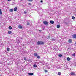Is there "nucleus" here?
Masks as SVG:
<instances>
[{
	"label": "nucleus",
	"mask_w": 76,
	"mask_h": 76,
	"mask_svg": "<svg viewBox=\"0 0 76 76\" xmlns=\"http://www.w3.org/2000/svg\"><path fill=\"white\" fill-rule=\"evenodd\" d=\"M44 42L42 41H38L37 42V45H41V44H43Z\"/></svg>",
	"instance_id": "nucleus-1"
},
{
	"label": "nucleus",
	"mask_w": 76,
	"mask_h": 76,
	"mask_svg": "<svg viewBox=\"0 0 76 76\" xmlns=\"http://www.w3.org/2000/svg\"><path fill=\"white\" fill-rule=\"evenodd\" d=\"M43 23L44 24V25L46 26H47L48 24V22L46 21H44Z\"/></svg>",
	"instance_id": "nucleus-2"
},
{
	"label": "nucleus",
	"mask_w": 76,
	"mask_h": 76,
	"mask_svg": "<svg viewBox=\"0 0 76 76\" xmlns=\"http://www.w3.org/2000/svg\"><path fill=\"white\" fill-rule=\"evenodd\" d=\"M50 23H51V24H54V21H50Z\"/></svg>",
	"instance_id": "nucleus-3"
},
{
	"label": "nucleus",
	"mask_w": 76,
	"mask_h": 76,
	"mask_svg": "<svg viewBox=\"0 0 76 76\" xmlns=\"http://www.w3.org/2000/svg\"><path fill=\"white\" fill-rule=\"evenodd\" d=\"M72 37L73 38H76V34H73Z\"/></svg>",
	"instance_id": "nucleus-4"
},
{
	"label": "nucleus",
	"mask_w": 76,
	"mask_h": 76,
	"mask_svg": "<svg viewBox=\"0 0 76 76\" xmlns=\"http://www.w3.org/2000/svg\"><path fill=\"white\" fill-rule=\"evenodd\" d=\"M72 39H69L68 41V42H69V44H70V43H72Z\"/></svg>",
	"instance_id": "nucleus-5"
},
{
	"label": "nucleus",
	"mask_w": 76,
	"mask_h": 76,
	"mask_svg": "<svg viewBox=\"0 0 76 76\" xmlns=\"http://www.w3.org/2000/svg\"><path fill=\"white\" fill-rule=\"evenodd\" d=\"M18 27L19 28H20V29H22V26L20 25L18 26Z\"/></svg>",
	"instance_id": "nucleus-6"
},
{
	"label": "nucleus",
	"mask_w": 76,
	"mask_h": 76,
	"mask_svg": "<svg viewBox=\"0 0 76 76\" xmlns=\"http://www.w3.org/2000/svg\"><path fill=\"white\" fill-rule=\"evenodd\" d=\"M17 10V7H15L14 9V11L15 12H16Z\"/></svg>",
	"instance_id": "nucleus-7"
},
{
	"label": "nucleus",
	"mask_w": 76,
	"mask_h": 76,
	"mask_svg": "<svg viewBox=\"0 0 76 76\" xmlns=\"http://www.w3.org/2000/svg\"><path fill=\"white\" fill-rule=\"evenodd\" d=\"M66 60H68V61H70V58L69 57L67 58Z\"/></svg>",
	"instance_id": "nucleus-8"
},
{
	"label": "nucleus",
	"mask_w": 76,
	"mask_h": 76,
	"mask_svg": "<svg viewBox=\"0 0 76 76\" xmlns=\"http://www.w3.org/2000/svg\"><path fill=\"white\" fill-rule=\"evenodd\" d=\"M60 27V25L58 24L57 25V28H59Z\"/></svg>",
	"instance_id": "nucleus-9"
},
{
	"label": "nucleus",
	"mask_w": 76,
	"mask_h": 76,
	"mask_svg": "<svg viewBox=\"0 0 76 76\" xmlns=\"http://www.w3.org/2000/svg\"><path fill=\"white\" fill-rule=\"evenodd\" d=\"M71 75H75V73L74 72H71L70 73Z\"/></svg>",
	"instance_id": "nucleus-10"
},
{
	"label": "nucleus",
	"mask_w": 76,
	"mask_h": 76,
	"mask_svg": "<svg viewBox=\"0 0 76 76\" xmlns=\"http://www.w3.org/2000/svg\"><path fill=\"white\" fill-rule=\"evenodd\" d=\"M8 33L9 34H12V32L11 31H9L8 32Z\"/></svg>",
	"instance_id": "nucleus-11"
},
{
	"label": "nucleus",
	"mask_w": 76,
	"mask_h": 76,
	"mask_svg": "<svg viewBox=\"0 0 76 76\" xmlns=\"http://www.w3.org/2000/svg\"><path fill=\"white\" fill-rule=\"evenodd\" d=\"M33 67H34L36 68V67H37V66L36 64H34L33 65Z\"/></svg>",
	"instance_id": "nucleus-12"
},
{
	"label": "nucleus",
	"mask_w": 76,
	"mask_h": 76,
	"mask_svg": "<svg viewBox=\"0 0 76 76\" xmlns=\"http://www.w3.org/2000/svg\"><path fill=\"white\" fill-rule=\"evenodd\" d=\"M28 74L29 75H34V73H28Z\"/></svg>",
	"instance_id": "nucleus-13"
},
{
	"label": "nucleus",
	"mask_w": 76,
	"mask_h": 76,
	"mask_svg": "<svg viewBox=\"0 0 76 76\" xmlns=\"http://www.w3.org/2000/svg\"><path fill=\"white\" fill-rule=\"evenodd\" d=\"M13 9H11L10 10V12H13Z\"/></svg>",
	"instance_id": "nucleus-14"
},
{
	"label": "nucleus",
	"mask_w": 76,
	"mask_h": 76,
	"mask_svg": "<svg viewBox=\"0 0 76 76\" xmlns=\"http://www.w3.org/2000/svg\"><path fill=\"white\" fill-rule=\"evenodd\" d=\"M37 58L39 59V58H41V56H37Z\"/></svg>",
	"instance_id": "nucleus-15"
},
{
	"label": "nucleus",
	"mask_w": 76,
	"mask_h": 76,
	"mask_svg": "<svg viewBox=\"0 0 76 76\" xmlns=\"http://www.w3.org/2000/svg\"><path fill=\"white\" fill-rule=\"evenodd\" d=\"M72 19L74 20V19H75V17L74 16H72Z\"/></svg>",
	"instance_id": "nucleus-16"
},
{
	"label": "nucleus",
	"mask_w": 76,
	"mask_h": 76,
	"mask_svg": "<svg viewBox=\"0 0 76 76\" xmlns=\"http://www.w3.org/2000/svg\"><path fill=\"white\" fill-rule=\"evenodd\" d=\"M0 15H2V12L1 10L0 9Z\"/></svg>",
	"instance_id": "nucleus-17"
},
{
	"label": "nucleus",
	"mask_w": 76,
	"mask_h": 76,
	"mask_svg": "<svg viewBox=\"0 0 76 76\" xmlns=\"http://www.w3.org/2000/svg\"><path fill=\"white\" fill-rule=\"evenodd\" d=\"M58 56L59 57H62V55L61 54H59L58 55Z\"/></svg>",
	"instance_id": "nucleus-18"
},
{
	"label": "nucleus",
	"mask_w": 76,
	"mask_h": 76,
	"mask_svg": "<svg viewBox=\"0 0 76 76\" xmlns=\"http://www.w3.org/2000/svg\"><path fill=\"white\" fill-rule=\"evenodd\" d=\"M58 74L59 75H61V72H58Z\"/></svg>",
	"instance_id": "nucleus-19"
},
{
	"label": "nucleus",
	"mask_w": 76,
	"mask_h": 76,
	"mask_svg": "<svg viewBox=\"0 0 76 76\" xmlns=\"http://www.w3.org/2000/svg\"><path fill=\"white\" fill-rule=\"evenodd\" d=\"M9 28L10 29H12V28L10 26L9 27Z\"/></svg>",
	"instance_id": "nucleus-20"
},
{
	"label": "nucleus",
	"mask_w": 76,
	"mask_h": 76,
	"mask_svg": "<svg viewBox=\"0 0 76 76\" xmlns=\"http://www.w3.org/2000/svg\"><path fill=\"white\" fill-rule=\"evenodd\" d=\"M37 55H38V54H37V53H35L34 54V56H37Z\"/></svg>",
	"instance_id": "nucleus-21"
},
{
	"label": "nucleus",
	"mask_w": 76,
	"mask_h": 76,
	"mask_svg": "<svg viewBox=\"0 0 76 76\" xmlns=\"http://www.w3.org/2000/svg\"><path fill=\"white\" fill-rule=\"evenodd\" d=\"M32 60V59H29L28 60V62H31V61H31Z\"/></svg>",
	"instance_id": "nucleus-22"
},
{
	"label": "nucleus",
	"mask_w": 76,
	"mask_h": 76,
	"mask_svg": "<svg viewBox=\"0 0 76 76\" xmlns=\"http://www.w3.org/2000/svg\"><path fill=\"white\" fill-rule=\"evenodd\" d=\"M7 51H10V48H7Z\"/></svg>",
	"instance_id": "nucleus-23"
},
{
	"label": "nucleus",
	"mask_w": 76,
	"mask_h": 76,
	"mask_svg": "<svg viewBox=\"0 0 76 76\" xmlns=\"http://www.w3.org/2000/svg\"><path fill=\"white\" fill-rule=\"evenodd\" d=\"M27 25H30L29 23V22H28L27 23Z\"/></svg>",
	"instance_id": "nucleus-24"
},
{
	"label": "nucleus",
	"mask_w": 76,
	"mask_h": 76,
	"mask_svg": "<svg viewBox=\"0 0 76 76\" xmlns=\"http://www.w3.org/2000/svg\"><path fill=\"white\" fill-rule=\"evenodd\" d=\"M72 56H74V57H76V56L75 55V53H74L72 54Z\"/></svg>",
	"instance_id": "nucleus-25"
},
{
	"label": "nucleus",
	"mask_w": 76,
	"mask_h": 76,
	"mask_svg": "<svg viewBox=\"0 0 76 76\" xmlns=\"http://www.w3.org/2000/svg\"><path fill=\"white\" fill-rule=\"evenodd\" d=\"M24 60L26 61V60H27L26 59V58L25 57L24 58Z\"/></svg>",
	"instance_id": "nucleus-26"
},
{
	"label": "nucleus",
	"mask_w": 76,
	"mask_h": 76,
	"mask_svg": "<svg viewBox=\"0 0 76 76\" xmlns=\"http://www.w3.org/2000/svg\"><path fill=\"white\" fill-rule=\"evenodd\" d=\"M29 1H33V0H28Z\"/></svg>",
	"instance_id": "nucleus-27"
},
{
	"label": "nucleus",
	"mask_w": 76,
	"mask_h": 76,
	"mask_svg": "<svg viewBox=\"0 0 76 76\" xmlns=\"http://www.w3.org/2000/svg\"><path fill=\"white\" fill-rule=\"evenodd\" d=\"M24 13L25 14H26V11H25L24 12Z\"/></svg>",
	"instance_id": "nucleus-28"
},
{
	"label": "nucleus",
	"mask_w": 76,
	"mask_h": 76,
	"mask_svg": "<svg viewBox=\"0 0 76 76\" xmlns=\"http://www.w3.org/2000/svg\"><path fill=\"white\" fill-rule=\"evenodd\" d=\"M45 73H47V71L46 70H45Z\"/></svg>",
	"instance_id": "nucleus-29"
},
{
	"label": "nucleus",
	"mask_w": 76,
	"mask_h": 76,
	"mask_svg": "<svg viewBox=\"0 0 76 76\" xmlns=\"http://www.w3.org/2000/svg\"><path fill=\"white\" fill-rule=\"evenodd\" d=\"M28 4H29V5L30 6H31V3H29Z\"/></svg>",
	"instance_id": "nucleus-30"
},
{
	"label": "nucleus",
	"mask_w": 76,
	"mask_h": 76,
	"mask_svg": "<svg viewBox=\"0 0 76 76\" xmlns=\"http://www.w3.org/2000/svg\"><path fill=\"white\" fill-rule=\"evenodd\" d=\"M40 2H41V3H42V2H43V1L41 0V1H40Z\"/></svg>",
	"instance_id": "nucleus-31"
},
{
	"label": "nucleus",
	"mask_w": 76,
	"mask_h": 76,
	"mask_svg": "<svg viewBox=\"0 0 76 76\" xmlns=\"http://www.w3.org/2000/svg\"><path fill=\"white\" fill-rule=\"evenodd\" d=\"M39 32H41V31H42V30H39Z\"/></svg>",
	"instance_id": "nucleus-32"
},
{
	"label": "nucleus",
	"mask_w": 76,
	"mask_h": 76,
	"mask_svg": "<svg viewBox=\"0 0 76 76\" xmlns=\"http://www.w3.org/2000/svg\"><path fill=\"white\" fill-rule=\"evenodd\" d=\"M8 1H11V0H7Z\"/></svg>",
	"instance_id": "nucleus-33"
},
{
	"label": "nucleus",
	"mask_w": 76,
	"mask_h": 76,
	"mask_svg": "<svg viewBox=\"0 0 76 76\" xmlns=\"http://www.w3.org/2000/svg\"><path fill=\"white\" fill-rule=\"evenodd\" d=\"M28 64H26V66H27V65H28Z\"/></svg>",
	"instance_id": "nucleus-34"
},
{
	"label": "nucleus",
	"mask_w": 76,
	"mask_h": 76,
	"mask_svg": "<svg viewBox=\"0 0 76 76\" xmlns=\"http://www.w3.org/2000/svg\"><path fill=\"white\" fill-rule=\"evenodd\" d=\"M75 45H76V42L75 43Z\"/></svg>",
	"instance_id": "nucleus-35"
},
{
	"label": "nucleus",
	"mask_w": 76,
	"mask_h": 76,
	"mask_svg": "<svg viewBox=\"0 0 76 76\" xmlns=\"http://www.w3.org/2000/svg\"><path fill=\"white\" fill-rule=\"evenodd\" d=\"M48 38H50V37L49 36H48Z\"/></svg>",
	"instance_id": "nucleus-36"
},
{
	"label": "nucleus",
	"mask_w": 76,
	"mask_h": 76,
	"mask_svg": "<svg viewBox=\"0 0 76 76\" xmlns=\"http://www.w3.org/2000/svg\"><path fill=\"white\" fill-rule=\"evenodd\" d=\"M48 69H50V68H48Z\"/></svg>",
	"instance_id": "nucleus-37"
}]
</instances>
